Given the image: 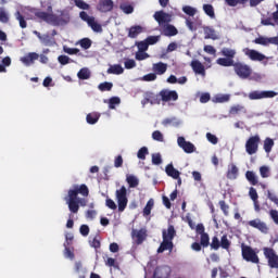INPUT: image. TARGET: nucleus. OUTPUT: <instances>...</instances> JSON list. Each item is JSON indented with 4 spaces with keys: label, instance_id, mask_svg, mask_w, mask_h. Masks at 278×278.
I'll list each match as a JSON object with an SVG mask.
<instances>
[{
    "label": "nucleus",
    "instance_id": "obj_11",
    "mask_svg": "<svg viewBox=\"0 0 278 278\" xmlns=\"http://www.w3.org/2000/svg\"><path fill=\"white\" fill-rule=\"evenodd\" d=\"M275 97H277V92L275 91L254 90L249 93V99H251V101H257L260 99H273Z\"/></svg>",
    "mask_w": 278,
    "mask_h": 278
},
{
    "label": "nucleus",
    "instance_id": "obj_24",
    "mask_svg": "<svg viewBox=\"0 0 278 278\" xmlns=\"http://www.w3.org/2000/svg\"><path fill=\"white\" fill-rule=\"evenodd\" d=\"M173 241L168 239H163L162 243L160 244L157 249V253H164V251H168L169 253L173 252L174 249Z\"/></svg>",
    "mask_w": 278,
    "mask_h": 278
},
{
    "label": "nucleus",
    "instance_id": "obj_5",
    "mask_svg": "<svg viewBox=\"0 0 278 278\" xmlns=\"http://www.w3.org/2000/svg\"><path fill=\"white\" fill-rule=\"evenodd\" d=\"M260 142H262V139L260 138V135H255L250 137L245 142V151L248 155H255L260 149Z\"/></svg>",
    "mask_w": 278,
    "mask_h": 278
},
{
    "label": "nucleus",
    "instance_id": "obj_54",
    "mask_svg": "<svg viewBox=\"0 0 278 278\" xmlns=\"http://www.w3.org/2000/svg\"><path fill=\"white\" fill-rule=\"evenodd\" d=\"M152 138L156 142H164V135L160 130H155L152 132Z\"/></svg>",
    "mask_w": 278,
    "mask_h": 278
},
{
    "label": "nucleus",
    "instance_id": "obj_29",
    "mask_svg": "<svg viewBox=\"0 0 278 278\" xmlns=\"http://www.w3.org/2000/svg\"><path fill=\"white\" fill-rule=\"evenodd\" d=\"M142 34V26H131L128 31V38H138Z\"/></svg>",
    "mask_w": 278,
    "mask_h": 278
},
{
    "label": "nucleus",
    "instance_id": "obj_34",
    "mask_svg": "<svg viewBox=\"0 0 278 278\" xmlns=\"http://www.w3.org/2000/svg\"><path fill=\"white\" fill-rule=\"evenodd\" d=\"M112 88H114V84H112V83H110V81L101 83V84L98 86V89H99L101 92H110V90H112Z\"/></svg>",
    "mask_w": 278,
    "mask_h": 278
},
{
    "label": "nucleus",
    "instance_id": "obj_25",
    "mask_svg": "<svg viewBox=\"0 0 278 278\" xmlns=\"http://www.w3.org/2000/svg\"><path fill=\"white\" fill-rule=\"evenodd\" d=\"M165 173L168 177H172V179H179V175H181V173L175 168V166H173V164H168L165 167Z\"/></svg>",
    "mask_w": 278,
    "mask_h": 278
},
{
    "label": "nucleus",
    "instance_id": "obj_14",
    "mask_svg": "<svg viewBox=\"0 0 278 278\" xmlns=\"http://www.w3.org/2000/svg\"><path fill=\"white\" fill-rule=\"evenodd\" d=\"M98 12H102V14H108V12H112L114 10V1L113 0H100L97 4Z\"/></svg>",
    "mask_w": 278,
    "mask_h": 278
},
{
    "label": "nucleus",
    "instance_id": "obj_4",
    "mask_svg": "<svg viewBox=\"0 0 278 278\" xmlns=\"http://www.w3.org/2000/svg\"><path fill=\"white\" fill-rule=\"evenodd\" d=\"M115 197L118 205V212H125L127 208V203H129V200L127 199V188L122 186L116 190Z\"/></svg>",
    "mask_w": 278,
    "mask_h": 278
},
{
    "label": "nucleus",
    "instance_id": "obj_40",
    "mask_svg": "<svg viewBox=\"0 0 278 278\" xmlns=\"http://www.w3.org/2000/svg\"><path fill=\"white\" fill-rule=\"evenodd\" d=\"M219 247L222 249H225L226 251H229V248L231 247V241L227 238V235H224L219 241Z\"/></svg>",
    "mask_w": 278,
    "mask_h": 278
},
{
    "label": "nucleus",
    "instance_id": "obj_53",
    "mask_svg": "<svg viewBox=\"0 0 278 278\" xmlns=\"http://www.w3.org/2000/svg\"><path fill=\"white\" fill-rule=\"evenodd\" d=\"M260 173H261V177L263 179H266L268 177H270V168H268V166H261L260 167Z\"/></svg>",
    "mask_w": 278,
    "mask_h": 278
},
{
    "label": "nucleus",
    "instance_id": "obj_50",
    "mask_svg": "<svg viewBox=\"0 0 278 278\" xmlns=\"http://www.w3.org/2000/svg\"><path fill=\"white\" fill-rule=\"evenodd\" d=\"M267 199H269V201H271V203L278 207V197H277V193H275V192H273L270 190H267Z\"/></svg>",
    "mask_w": 278,
    "mask_h": 278
},
{
    "label": "nucleus",
    "instance_id": "obj_60",
    "mask_svg": "<svg viewBox=\"0 0 278 278\" xmlns=\"http://www.w3.org/2000/svg\"><path fill=\"white\" fill-rule=\"evenodd\" d=\"M249 197L252 201H258L260 199V195L257 194V190L253 187H251L249 190Z\"/></svg>",
    "mask_w": 278,
    "mask_h": 278
},
{
    "label": "nucleus",
    "instance_id": "obj_12",
    "mask_svg": "<svg viewBox=\"0 0 278 278\" xmlns=\"http://www.w3.org/2000/svg\"><path fill=\"white\" fill-rule=\"evenodd\" d=\"M148 231L147 228H141V229H132L131 230V238L135 241V244L140 245L147 240L148 238Z\"/></svg>",
    "mask_w": 278,
    "mask_h": 278
},
{
    "label": "nucleus",
    "instance_id": "obj_21",
    "mask_svg": "<svg viewBox=\"0 0 278 278\" xmlns=\"http://www.w3.org/2000/svg\"><path fill=\"white\" fill-rule=\"evenodd\" d=\"M239 173H240V169H238V166H236V164H230L228 166L226 177H227V179H230V181H233V180L238 179Z\"/></svg>",
    "mask_w": 278,
    "mask_h": 278
},
{
    "label": "nucleus",
    "instance_id": "obj_6",
    "mask_svg": "<svg viewBox=\"0 0 278 278\" xmlns=\"http://www.w3.org/2000/svg\"><path fill=\"white\" fill-rule=\"evenodd\" d=\"M79 17L81 18V21L87 23V25L91 27L93 31H97L98 34H101V31H103V27L101 26V24L97 23V21H94V16L88 15L86 11H81L79 13Z\"/></svg>",
    "mask_w": 278,
    "mask_h": 278
},
{
    "label": "nucleus",
    "instance_id": "obj_47",
    "mask_svg": "<svg viewBox=\"0 0 278 278\" xmlns=\"http://www.w3.org/2000/svg\"><path fill=\"white\" fill-rule=\"evenodd\" d=\"M270 38L268 37H258L254 39L255 45H262L263 47H268L270 45Z\"/></svg>",
    "mask_w": 278,
    "mask_h": 278
},
{
    "label": "nucleus",
    "instance_id": "obj_38",
    "mask_svg": "<svg viewBox=\"0 0 278 278\" xmlns=\"http://www.w3.org/2000/svg\"><path fill=\"white\" fill-rule=\"evenodd\" d=\"M126 181L129 185V188H138V185L140 184L138 178L134 175L127 176Z\"/></svg>",
    "mask_w": 278,
    "mask_h": 278
},
{
    "label": "nucleus",
    "instance_id": "obj_49",
    "mask_svg": "<svg viewBox=\"0 0 278 278\" xmlns=\"http://www.w3.org/2000/svg\"><path fill=\"white\" fill-rule=\"evenodd\" d=\"M116 105H121V98L112 97L109 100V108H110V110H114L116 108Z\"/></svg>",
    "mask_w": 278,
    "mask_h": 278
},
{
    "label": "nucleus",
    "instance_id": "obj_31",
    "mask_svg": "<svg viewBox=\"0 0 278 278\" xmlns=\"http://www.w3.org/2000/svg\"><path fill=\"white\" fill-rule=\"evenodd\" d=\"M222 55L228 60H233L236 58V50L229 48L222 49Z\"/></svg>",
    "mask_w": 278,
    "mask_h": 278
},
{
    "label": "nucleus",
    "instance_id": "obj_8",
    "mask_svg": "<svg viewBox=\"0 0 278 278\" xmlns=\"http://www.w3.org/2000/svg\"><path fill=\"white\" fill-rule=\"evenodd\" d=\"M235 73L240 77V79H249L251 77L252 70L249 65L244 63H235Z\"/></svg>",
    "mask_w": 278,
    "mask_h": 278
},
{
    "label": "nucleus",
    "instance_id": "obj_42",
    "mask_svg": "<svg viewBox=\"0 0 278 278\" xmlns=\"http://www.w3.org/2000/svg\"><path fill=\"white\" fill-rule=\"evenodd\" d=\"M0 23H10V15L8 14V11H5V8H0Z\"/></svg>",
    "mask_w": 278,
    "mask_h": 278
},
{
    "label": "nucleus",
    "instance_id": "obj_52",
    "mask_svg": "<svg viewBox=\"0 0 278 278\" xmlns=\"http://www.w3.org/2000/svg\"><path fill=\"white\" fill-rule=\"evenodd\" d=\"M211 249H214V251H218L220 249V240L218 237H213L212 242L210 243Z\"/></svg>",
    "mask_w": 278,
    "mask_h": 278
},
{
    "label": "nucleus",
    "instance_id": "obj_43",
    "mask_svg": "<svg viewBox=\"0 0 278 278\" xmlns=\"http://www.w3.org/2000/svg\"><path fill=\"white\" fill-rule=\"evenodd\" d=\"M162 125H164V127H168L169 125L177 127V125H179V122H177V117H167L163 119Z\"/></svg>",
    "mask_w": 278,
    "mask_h": 278
},
{
    "label": "nucleus",
    "instance_id": "obj_36",
    "mask_svg": "<svg viewBox=\"0 0 278 278\" xmlns=\"http://www.w3.org/2000/svg\"><path fill=\"white\" fill-rule=\"evenodd\" d=\"M200 243L203 249H207V247H210V235L207 232L200 235Z\"/></svg>",
    "mask_w": 278,
    "mask_h": 278
},
{
    "label": "nucleus",
    "instance_id": "obj_55",
    "mask_svg": "<svg viewBox=\"0 0 278 278\" xmlns=\"http://www.w3.org/2000/svg\"><path fill=\"white\" fill-rule=\"evenodd\" d=\"M119 9L124 12V14H132L134 7L131 4H121Z\"/></svg>",
    "mask_w": 278,
    "mask_h": 278
},
{
    "label": "nucleus",
    "instance_id": "obj_13",
    "mask_svg": "<svg viewBox=\"0 0 278 278\" xmlns=\"http://www.w3.org/2000/svg\"><path fill=\"white\" fill-rule=\"evenodd\" d=\"M244 54L252 61V62H264V60H268V56L261 53L257 50L245 48Z\"/></svg>",
    "mask_w": 278,
    "mask_h": 278
},
{
    "label": "nucleus",
    "instance_id": "obj_64",
    "mask_svg": "<svg viewBox=\"0 0 278 278\" xmlns=\"http://www.w3.org/2000/svg\"><path fill=\"white\" fill-rule=\"evenodd\" d=\"M148 58H149V53L144 51H139L136 53V60H138L139 62H142V60H147Z\"/></svg>",
    "mask_w": 278,
    "mask_h": 278
},
{
    "label": "nucleus",
    "instance_id": "obj_37",
    "mask_svg": "<svg viewBox=\"0 0 278 278\" xmlns=\"http://www.w3.org/2000/svg\"><path fill=\"white\" fill-rule=\"evenodd\" d=\"M99 117L97 113H89L87 114L86 121L89 125H96V123H99Z\"/></svg>",
    "mask_w": 278,
    "mask_h": 278
},
{
    "label": "nucleus",
    "instance_id": "obj_22",
    "mask_svg": "<svg viewBox=\"0 0 278 278\" xmlns=\"http://www.w3.org/2000/svg\"><path fill=\"white\" fill-rule=\"evenodd\" d=\"M38 58H40L38 53L29 52L27 55L21 59V62H23V64H25L26 66H30V64H34V62H36Z\"/></svg>",
    "mask_w": 278,
    "mask_h": 278
},
{
    "label": "nucleus",
    "instance_id": "obj_59",
    "mask_svg": "<svg viewBox=\"0 0 278 278\" xmlns=\"http://www.w3.org/2000/svg\"><path fill=\"white\" fill-rule=\"evenodd\" d=\"M146 42L148 43V47H150V45H157V42H160V36H149L147 37Z\"/></svg>",
    "mask_w": 278,
    "mask_h": 278
},
{
    "label": "nucleus",
    "instance_id": "obj_28",
    "mask_svg": "<svg viewBox=\"0 0 278 278\" xmlns=\"http://www.w3.org/2000/svg\"><path fill=\"white\" fill-rule=\"evenodd\" d=\"M64 255L65 257H67L68 260H75V252L73 248H71V243H64Z\"/></svg>",
    "mask_w": 278,
    "mask_h": 278
},
{
    "label": "nucleus",
    "instance_id": "obj_44",
    "mask_svg": "<svg viewBox=\"0 0 278 278\" xmlns=\"http://www.w3.org/2000/svg\"><path fill=\"white\" fill-rule=\"evenodd\" d=\"M147 155H149V148H147V147H142L137 152V157L139 160H147Z\"/></svg>",
    "mask_w": 278,
    "mask_h": 278
},
{
    "label": "nucleus",
    "instance_id": "obj_20",
    "mask_svg": "<svg viewBox=\"0 0 278 278\" xmlns=\"http://www.w3.org/2000/svg\"><path fill=\"white\" fill-rule=\"evenodd\" d=\"M191 67L197 75H202V77H205V66L203 65V63H201V61H192Z\"/></svg>",
    "mask_w": 278,
    "mask_h": 278
},
{
    "label": "nucleus",
    "instance_id": "obj_3",
    "mask_svg": "<svg viewBox=\"0 0 278 278\" xmlns=\"http://www.w3.org/2000/svg\"><path fill=\"white\" fill-rule=\"evenodd\" d=\"M241 255L245 262H251V264H260V256L257 255V252H255L250 245L244 243L241 245Z\"/></svg>",
    "mask_w": 278,
    "mask_h": 278
},
{
    "label": "nucleus",
    "instance_id": "obj_62",
    "mask_svg": "<svg viewBox=\"0 0 278 278\" xmlns=\"http://www.w3.org/2000/svg\"><path fill=\"white\" fill-rule=\"evenodd\" d=\"M269 217L271 218V220L275 223V225H278V211L275 208H271L269 211Z\"/></svg>",
    "mask_w": 278,
    "mask_h": 278
},
{
    "label": "nucleus",
    "instance_id": "obj_63",
    "mask_svg": "<svg viewBox=\"0 0 278 278\" xmlns=\"http://www.w3.org/2000/svg\"><path fill=\"white\" fill-rule=\"evenodd\" d=\"M124 66L127 70L136 68V61L134 59H127L124 63Z\"/></svg>",
    "mask_w": 278,
    "mask_h": 278
},
{
    "label": "nucleus",
    "instance_id": "obj_2",
    "mask_svg": "<svg viewBox=\"0 0 278 278\" xmlns=\"http://www.w3.org/2000/svg\"><path fill=\"white\" fill-rule=\"evenodd\" d=\"M79 194H81V197H88V194H90L88 186L84 184L80 186L74 185L73 188L67 191V195L65 197L66 204L72 214H77V212H79V205L86 207L88 204V200L79 198Z\"/></svg>",
    "mask_w": 278,
    "mask_h": 278
},
{
    "label": "nucleus",
    "instance_id": "obj_19",
    "mask_svg": "<svg viewBox=\"0 0 278 278\" xmlns=\"http://www.w3.org/2000/svg\"><path fill=\"white\" fill-rule=\"evenodd\" d=\"M163 240H169L173 242L175 240V236H177V230H175V226L169 225L167 229L162 230Z\"/></svg>",
    "mask_w": 278,
    "mask_h": 278
},
{
    "label": "nucleus",
    "instance_id": "obj_18",
    "mask_svg": "<svg viewBox=\"0 0 278 278\" xmlns=\"http://www.w3.org/2000/svg\"><path fill=\"white\" fill-rule=\"evenodd\" d=\"M143 103H151V105H160L162 103V98H160V93L155 94L154 92H148L146 93Z\"/></svg>",
    "mask_w": 278,
    "mask_h": 278
},
{
    "label": "nucleus",
    "instance_id": "obj_9",
    "mask_svg": "<svg viewBox=\"0 0 278 278\" xmlns=\"http://www.w3.org/2000/svg\"><path fill=\"white\" fill-rule=\"evenodd\" d=\"M154 21L159 23L160 29L173 21V15L164 11H156L153 15Z\"/></svg>",
    "mask_w": 278,
    "mask_h": 278
},
{
    "label": "nucleus",
    "instance_id": "obj_61",
    "mask_svg": "<svg viewBox=\"0 0 278 278\" xmlns=\"http://www.w3.org/2000/svg\"><path fill=\"white\" fill-rule=\"evenodd\" d=\"M206 140H208L211 144H218V137H216V135H212V132L206 134Z\"/></svg>",
    "mask_w": 278,
    "mask_h": 278
},
{
    "label": "nucleus",
    "instance_id": "obj_33",
    "mask_svg": "<svg viewBox=\"0 0 278 278\" xmlns=\"http://www.w3.org/2000/svg\"><path fill=\"white\" fill-rule=\"evenodd\" d=\"M203 11L210 18H216V13L214 12V7L212 4H203Z\"/></svg>",
    "mask_w": 278,
    "mask_h": 278
},
{
    "label": "nucleus",
    "instance_id": "obj_57",
    "mask_svg": "<svg viewBox=\"0 0 278 278\" xmlns=\"http://www.w3.org/2000/svg\"><path fill=\"white\" fill-rule=\"evenodd\" d=\"M136 47L139 51H148L149 50V43L147 40L136 42Z\"/></svg>",
    "mask_w": 278,
    "mask_h": 278
},
{
    "label": "nucleus",
    "instance_id": "obj_1",
    "mask_svg": "<svg viewBox=\"0 0 278 278\" xmlns=\"http://www.w3.org/2000/svg\"><path fill=\"white\" fill-rule=\"evenodd\" d=\"M41 8L45 11H36L35 18H38L40 23H47L48 25H53V27H63L71 23V16L68 14L55 15L53 14V5L49 1L41 3Z\"/></svg>",
    "mask_w": 278,
    "mask_h": 278
},
{
    "label": "nucleus",
    "instance_id": "obj_48",
    "mask_svg": "<svg viewBox=\"0 0 278 278\" xmlns=\"http://www.w3.org/2000/svg\"><path fill=\"white\" fill-rule=\"evenodd\" d=\"M218 205H219L224 216H229V205L227 204V202H225V200H220L218 202Z\"/></svg>",
    "mask_w": 278,
    "mask_h": 278
},
{
    "label": "nucleus",
    "instance_id": "obj_46",
    "mask_svg": "<svg viewBox=\"0 0 278 278\" xmlns=\"http://www.w3.org/2000/svg\"><path fill=\"white\" fill-rule=\"evenodd\" d=\"M79 45L81 49L88 50L92 47V40H90V38H83L79 40Z\"/></svg>",
    "mask_w": 278,
    "mask_h": 278
},
{
    "label": "nucleus",
    "instance_id": "obj_17",
    "mask_svg": "<svg viewBox=\"0 0 278 278\" xmlns=\"http://www.w3.org/2000/svg\"><path fill=\"white\" fill-rule=\"evenodd\" d=\"M160 30L161 34H163V36H167L168 38H172V36H177V34H179L177 27H175V25L170 23L165 26H162Z\"/></svg>",
    "mask_w": 278,
    "mask_h": 278
},
{
    "label": "nucleus",
    "instance_id": "obj_45",
    "mask_svg": "<svg viewBox=\"0 0 278 278\" xmlns=\"http://www.w3.org/2000/svg\"><path fill=\"white\" fill-rule=\"evenodd\" d=\"M182 12L187 14V16H194L197 14V9L194 7L185 5L182 7Z\"/></svg>",
    "mask_w": 278,
    "mask_h": 278
},
{
    "label": "nucleus",
    "instance_id": "obj_16",
    "mask_svg": "<svg viewBox=\"0 0 278 278\" xmlns=\"http://www.w3.org/2000/svg\"><path fill=\"white\" fill-rule=\"evenodd\" d=\"M248 225L254 229H258L262 233H268V226L262 219H252L248 222Z\"/></svg>",
    "mask_w": 278,
    "mask_h": 278
},
{
    "label": "nucleus",
    "instance_id": "obj_27",
    "mask_svg": "<svg viewBox=\"0 0 278 278\" xmlns=\"http://www.w3.org/2000/svg\"><path fill=\"white\" fill-rule=\"evenodd\" d=\"M245 179H248L251 186H257V184H260V180L257 179V175H255V172L253 170H248L245 173Z\"/></svg>",
    "mask_w": 278,
    "mask_h": 278
},
{
    "label": "nucleus",
    "instance_id": "obj_56",
    "mask_svg": "<svg viewBox=\"0 0 278 278\" xmlns=\"http://www.w3.org/2000/svg\"><path fill=\"white\" fill-rule=\"evenodd\" d=\"M152 164H154V166H160V164H162V154L160 153L152 154Z\"/></svg>",
    "mask_w": 278,
    "mask_h": 278
},
{
    "label": "nucleus",
    "instance_id": "obj_23",
    "mask_svg": "<svg viewBox=\"0 0 278 278\" xmlns=\"http://www.w3.org/2000/svg\"><path fill=\"white\" fill-rule=\"evenodd\" d=\"M152 71L156 75H164V73H166V71H168V64L163 63V62L154 63L152 65Z\"/></svg>",
    "mask_w": 278,
    "mask_h": 278
},
{
    "label": "nucleus",
    "instance_id": "obj_30",
    "mask_svg": "<svg viewBox=\"0 0 278 278\" xmlns=\"http://www.w3.org/2000/svg\"><path fill=\"white\" fill-rule=\"evenodd\" d=\"M90 75H91L90 70H88V67H83L77 73L78 79H83V80L90 79Z\"/></svg>",
    "mask_w": 278,
    "mask_h": 278
},
{
    "label": "nucleus",
    "instance_id": "obj_41",
    "mask_svg": "<svg viewBox=\"0 0 278 278\" xmlns=\"http://www.w3.org/2000/svg\"><path fill=\"white\" fill-rule=\"evenodd\" d=\"M15 18H16V21H18L20 27H21L22 29L27 28V21H25V16H23V14H21L20 11H17V12L15 13Z\"/></svg>",
    "mask_w": 278,
    "mask_h": 278
},
{
    "label": "nucleus",
    "instance_id": "obj_58",
    "mask_svg": "<svg viewBox=\"0 0 278 278\" xmlns=\"http://www.w3.org/2000/svg\"><path fill=\"white\" fill-rule=\"evenodd\" d=\"M242 110H244L243 105L237 104L230 108L229 114L236 115V114H240V112H242Z\"/></svg>",
    "mask_w": 278,
    "mask_h": 278
},
{
    "label": "nucleus",
    "instance_id": "obj_32",
    "mask_svg": "<svg viewBox=\"0 0 278 278\" xmlns=\"http://www.w3.org/2000/svg\"><path fill=\"white\" fill-rule=\"evenodd\" d=\"M216 64H218L219 66H235L236 63L231 59L219 58L216 60Z\"/></svg>",
    "mask_w": 278,
    "mask_h": 278
},
{
    "label": "nucleus",
    "instance_id": "obj_39",
    "mask_svg": "<svg viewBox=\"0 0 278 278\" xmlns=\"http://www.w3.org/2000/svg\"><path fill=\"white\" fill-rule=\"evenodd\" d=\"M273 147H275V141L270 138H266L264 141L265 153H270L273 151Z\"/></svg>",
    "mask_w": 278,
    "mask_h": 278
},
{
    "label": "nucleus",
    "instance_id": "obj_26",
    "mask_svg": "<svg viewBox=\"0 0 278 278\" xmlns=\"http://www.w3.org/2000/svg\"><path fill=\"white\" fill-rule=\"evenodd\" d=\"M108 75H123L125 70L121 64L111 65L110 68L106 71Z\"/></svg>",
    "mask_w": 278,
    "mask_h": 278
},
{
    "label": "nucleus",
    "instance_id": "obj_10",
    "mask_svg": "<svg viewBox=\"0 0 278 278\" xmlns=\"http://www.w3.org/2000/svg\"><path fill=\"white\" fill-rule=\"evenodd\" d=\"M159 97L163 103H170V101H178L179 93L175 90L163 89L159 92Z\"/></svg>",
    "mask_w": 278,
    "mask_h": 278
},
{
    "label": "nucleus",
    "instance_id": "obj_15",
    "mask_svg": "<svg viewBox=\"0 0 278 278\" xmlns=\"http://www.w3.org/2000/svg\"><path fill=\"white\" fill-rule=\"evenodd\" d=\"M178 147L185 151V153H194V146L190 141H186V138L178 137Z\"/></svg>",
    "mask_w": 278,
    "mask_h": 278
},
{
    "label": "nucleus",
    "instance_id": "obj_35",
    "mask_svg": "<svg viewBox=\"0 0 278 278\" xmlns=\"http://www.w3.org/2000/svg\"><path fill=\"white\" fill-rule=\"evenodd\" d=\"M153 205H155V201L150 199L143 208V216H151V210H153Z\"/></svg>",
    "mask_w": 278,
    "mask_h": 278
},
{
    "label": "nucleus",
    "instance_id": "obj_51",
    "mask_svg": "<svg viewBox=\"0 0 278 278\" xmlns=\"http://www.w3.org/2000/svg\"><path fill=\"white\" fill-rule=\"evenodd\" d=\"M74 3L79 10H90V4L86 3L84 0H74Z\"/></svg>",
    "mask_w": 278,
    "mask_h": 278
},
{
    "label": "nucleus",
    "instance_id": "obj_7",
    "mask_svg": "<svg viewBox=\"0 0 278 278\" xmlns=\"http://www.w3.org/2000/svg\"><path fill=\"white\" fill-rule=\"evenodd\" d=\"M263 254L265 260H267V264L269 268L278 269V255L277 252L273 248H263Z\"/></svg>",
    "mask_w": 278,
    "mask_h": 278
}]
</instances>
